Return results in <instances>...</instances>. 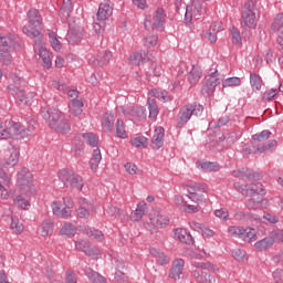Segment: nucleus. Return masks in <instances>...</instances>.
<instances>
[{
	"mask_svg": "<svg viewBox=\"0 0 283 283\" xmlns=\"http://www.w3.org/2000/svg\"><path fill=\"white\" fill-rule=\"evenodd\" d=\"M42 117L51 129L57 134H67L72 129L70 120L66 119L65 114L56 108H50L42 112Z\"/></svg>",
	"mask_w": 283,
	"mask_h": 283,
	"instance_id": "1",
	"label": "nucleus"
},
{
	"mask_svg": "<svg viewBox=\"0 0 283 283\" xmlns=\"http://www.w3.org/2000/svg\"><path fill=\"white\" fill-rule=\"evenodd\" d=\"M27 17L29 24L22 28L23 34L30 36V39H43L41 31H39L43 23L41 13H39L36 9H30L27 13Z\"/></svg>",
	"mask_w": 283,
	"mask_h": 283,
	"instance_id": "2",
	"label": "nucleus"
},
{
	"mask_svg": "<svg viewBox=\"0 0 283 283\" xmlns=\"http://www.w3.org/2000/svg\"><path fill=\"white\" fill-rule=\"evenodd\" d=\"M203 112L205 106L196 102L182 106L177 114V127L181 129V127H185V125H187V123L191 120L192 116H196L198 118L202 116Z\"/></svg>",
	"mask_w": 283,
	"mask_h": 283,
	"instance_id": "3",
	"label": "nucleus"
},
{
	"mask_svg": "<svg viewBox=\"0 0 283 283\" xmlns=\"http://www.w3.org/2000/svg\"><path fill=\"white\" fill-rule=\"evenodd\" d=\"M32 132L25 126L17 123V122H9V126L6 128L3 127V122L0 120V139L8 140V138H25V136H30Z\"/></svg>",
	"mask_w": 283,
	"mask_h": 283,
	"instance_id": "4",
	"label": "nucleus"
},
{
	"mask_svg": "<svg viewBox=\"0 0 283 283\" xmlns=\"http://www.w3.org/2000/svg\"><path fill=\"white\" fill-rule=\"evenodd\" d=\"M186 189L188 191L187 198L195 202L196 207L200 205H205L207 202V197L202 193H207L209 191V187L205 184L190 181L186 185Z\"/></svg>",
	"mask_w": 283,
	"mask_h": 283,
	"instance_id": "5",
	"label": "nucleus"
},
{
	"mask_svg": "<svg viewBox=\"0 0 283 283\" xmlns=\"http://www.w3.org/2000/svg\"><path fill=\"white\" fill-rule=\"evenodd\" d=\"M258 6V0H247L242 10L241 15V25H245V28L255 29L258 25V15L255 8Z\"/></svg>",
	"mask_w": 283,
	"mask_h": 283,
	"instance_id": "6",
	"label": "nucleus"
},
{
	"mask_svg": "<svg viewBox=\"0 0 283 283\" xmlns=\"http://www.w3.org/2000/svg\"><path fill=\"white\" fill-rule=\"evenodd\" d=\"M228 233L232 238H240L243 242H255L258 240V232L253 228L232 226L228 228Z\"/></svg>",
	"mask_w": 283,
	"mask_h": 283,
	"instance_id": "7",
	"label": "nucleus"
},
{
	"mask_svg": "<svg viewBox=\"0 0 283 283\" xmlns=\"http://www.w3.org/2000/svg\"><path fill=\"white\" fill-rule=\"evenodd\" d=\"M234 189L242 196H264L266 193L262 182H252L250 186L234 182Z\"/></svg>",
	"mask_w": 283,
	"mask_h": 283,
	"instance_id": "8",
	"label": "nucleus"
},
{
	"mask_svg": "<svg viewBox=\"0 0 283 283\" xmlns=\"http://www.w3.org/2000/svg\"><path fill=\"white\" fill-rule=\"evenodd\" d=\"M219 75L218 70H216L206 76V83L201 88L202 96H211L216 92V87L220 85Z\"/></svg>",
	"mask_w": 283,
	"mask_h": 283,
	"instance_id": "9",
	"label": "nucleus"
},
{
	"mask_svg": "<svg viewBox=\"0 0 283 283\" xmlns=\"http://www.w3.org/2000/svg\"><path fill=\"white\" fill-rule=\"evenodd\" d=\"M35 42L33 45V50L35 54H39L40 59H42V63L44 66L50 70L52 67V53L43 46L42 38H35Z\"/></svg>",
	"mask_w": 283,
	"mask_h": 283,
	"instance_id": "10",
	"label": "nucleus"
},
{
	"mask_svg": "<svg viewBox=\"0 0 283 283\" xmlns=\"http://www.w3.org/2000/svg\"><path fill=\"white\" fill-rule=\"evenodd\" d=\"M200 12H202V3L198 0L192 1L191 4L186 7L185 22L191 23L193 19H200Z\"/></svg>",
	"mask_w": 283,
	"mask_h": 283,
	"instance_id": "11",
	"label": "nucleus"
},
{
	"mask_svg": "<svg viewBox=\"0 0 283 283\" xmlns=\"http://www.w3.org/2000/svg\"><path fill=\"white\" fill-rule=\"evenodd\" d=\"M232 176L234 178H239L240 180H261L262 174L255 172L249 168H241L232 171Z\"/></svg>",
	"mask_w": 283,
	"mask_h": 283,
	"instance_id": "12",
	"label": "nucleus"
},
{
	"mask_svg": "<svg viewBox=\"0 0 283 283\" xmlns=\"http://www.w3.org/2000/svg\"><path fill=\"white\" fill-rule=\"evenodd\" d=\"M112 14H114V3L108 0L104 1L99 4L97 11V21H107Z\"/></svg>",
	"mask_w": 283,
	"mask_h": 283,
	"instance_id": "13",
	"label": "nucleus"
},
{
	"mask_svg": "<svg viewBox=\"0 0 283 283\" xmlns=\"http://www.w3.org/2000/svg\"><path fill=\"white\" fill-rule=\"evenodd\" d=\"M185 271V260L176 259L172 261L171 269L169 271V277L171 280H180Z\"/></svg>",
	"mask_w": 283,
	"mask_h": 283,
	"instance_id": "14",
	"label": "nucleus"
},
{
	"mask_svg": "<svg viewBox=\"0 0 283 283\" xmlns=\"http://www.w3.org/2000/svg\"><path fill=\"white\" fill-rule=\"evenodd\" d=\"M165 9L158 8L151 20L153 30H157L158 32H163V30H165Z\"/></svg>",
	"mask_w": 283,
	"mask_h": 283,
	"instance_id": "15",
	"label": "nucleus"
},
{
	"mask_svg": "<svg viewBox=\"0 0 283 283\" xmlns=\"http://www.w3.org/2000/svg\"><path fill=\"white\" fill-rule=\"evenodd\" d=\"M175 205L178 209H185L186 213H198V211H200V207L196 205H188L185 197L180 195L175 196Z\"/></svg>",
	"mask_w": 283,
	"mask_h": 283,
	"instance_id": "16",
	"label": "nucleus"
},
{
	"mask_svg": "<svg viewBox=\"0 0 283 283\" xmlns=\"http://www.w3.org/2000/svg\"><path fill=\"white\" fill-rule=\"evenodd\" d=\"M151 53L148 51H139L130 54L128 61L132 63V65H143V63H147V61H150Z\"/></svg>",
	"mask_w": 283,
	"mask_h": 283,
	"instance_id": "17",
	"label": "nucleus"
},
{
	"mask_svg": "<svg viewBox=\"0 0 283 283\" xmlns=\"http://www.w3.org/2000/svg\"><path fill=\"white\" fill-rule=\"evenodd\" d=\"M163 145H165V128L159 126L155 129L150 146L151 149L158 150Z\"/></svg>",
	"mask_w": 283,
	"mask_h": 283,
	"instance_id": "18",
	"label": "nucleus"
},
{
	"mask_svg": "<svg viewBox=\"0 0 283 283\" xmlns=\"http://www.w3.org/2000/svg\"><path fill=\"white\" fill-rule=\"evenodd\" d=\"M83 39V28L73 27L69 30L66 34V41L71 43V45H75V43H81Z\"/></svg>",
	"mask_w": 283,
	"mask_h": 283,
	"instance_id": "19",
	"label": "nucleus"
},
{
	"mask_svg": "<svg viewBox=\"0 0 283 283\" xmlns=\"http://www.w3.org/2000/svg\"><path fill=\"white\" fill-rule=\"evenodd\" d=\"M149 220L154 227H159L160 229L169 224V217L156 211L150 213Z\"/></svg>",
	"mask_w": 283,
	"mask_h": 283,
	"instance_id": "20",
	"label": "nucleus"
},
{
	"mask_svg": "<svg viewBox=\"0 0 283 283\" xmlns=\"http://www.w3.org/2000/svg\"><path fill=\"white\" fill-rule=\"evenodd\" d=\"M18 185L20 187H31L32 185V172L28 168H22L18 172Z\"/></svg>",
	"mask_w": 283,
	"mask_h": 283,
	"instance_id": "21",
	"label": "nucleus"
},
{
	"mask_svg": "<svg viewBox=\"0 0 283 283\" xmlns=\"http://www.w3.org/2000/svg\"><path fill=\"white\" fill-rule=\"evenodd\" d=\"M192 276L199 283H216V277L207 271L192 270Z\"/></svg>",
	"mask_w": 283,
	"mask_h": 283,
	"instance_id": "22",
	"label": "nucleus"
},
{
	"mask_svg": "<svg viewBox=\"0 0 283 283\" xmlns=\"http://www.w3.org/2000/svg\"><path fill=\"white\" fill-rule=\"evenodd\" d=\"M101 123H102V129H104V132H113L114 123H116V117L114 116V113L106 112L102 116Z\"/></svg>",
	"mask_w": 283,
	"mask_h": 283,
	"instance_id": "23",
	"label": "nucleus"
},
{
	"mask_svg": "<svg viewBox=\"0 0 283 283\" xmlns=\"http://www.w3.org/2000/svg\"><path fill=\"white\" fill-rule=\"evenodd\" d=\"M112 51H102L97 54L96 59L93 60V65L97 67H103V65L109 64L113 59Z\"/></svg>",
	"mask_w": 283,
	"mask_h": 283,
	"instance_id": "24",
	"label": "nucleus"
},
{
	"mask_svg": "<svg viewBox=\"0 0 283 283\" xmlns=\"http://www.w3.org/2000/svg\"><path fill=\"white\" fill-rule=\"evenodd\" d=\"M149 253L153 258H156L157 264H160V266H165L171 262V259L160 249L151 248Z\"/></svg>",
	"mask_w": 283,
	"mask_h": 283,
	"instance_id": "25",
	"label": "nucleus"
},
{
	"mask_svg": "<svg viewBox=\"0 0 283 283\" xmlns=\"http://www.w3.org/2000/svg\"><path fill=\"white\" fill-rule=\"evenodd\" d=\"M73 10H74V6L72 4V0H64L59 11V17L64 23L70 19V14H72Z\"/></svg>",
	"mask_w": 283,
	"mask_h": 283,
	"instance_id": "26",
	"label": "nucleus"
},
{
	"mask_svg": "<svg viewBox=\"0 0 283 283\" xmlns=\"http://www.w3.org/2000/svg\"><path fill=\"white\" fill-rule=\"evenodd\" d=\"M175 238H178L184 244L188 245H191L196 242L191 233L187 232V230L182 228L175 229Z\"/></svg>",
	"mask_w": 283,
	"mask_h": 283,
	"instance_id": "27",
	"label": "nucleus"
},
{
	"mask_svg": "<svg viewBox=\"0 0 283 283\" xmlns=\"http://www.w3.org/2000/svg\"><path fill=\"white\" fill-rule=\"evenodd\" d=\"M273 244H275V239L273 237H265L254 243V249L260 252L269 251Z\"/></svg>",
	"mask_w": 283,
	"mask_h": 283,
	"instance_id": "28",
	"label": "nucleus"
},
{
	"mask_svg": "<svg viewBox=\"0 0 283 283\" xmlns=\"http://www.w3.org/2000/svg\"><path fill=\"white\" fill-rule=\"evenodd\" d=\"M74 171L71 170H60L59 171V178L61 180V182H63L64 187H67L70 189V187H72V180H76L74 178Z\"/></svg>",
	"mask_w": 283,
	"mask_h": 283,
	"instance_id": "29",
	"label": "nucleus"
},
{
	"mask_svg": "<svg viewBox=\"0 0 283 283\" xmlns=\"http://www.w3.org/2000/svg\"><path fill=\"white\" fill-rule=\"evenodd\" d=\"M83 99H72L69 104V112L72 116H81L83 114Z\"/></svg>",
	"mask_w": 283,
	"mask_h": 283,
	"instance_id": "30",
	"label": "nucleus"
},
{
	"mask_svg": "<svg viewBox=\"0 0 283 283\" xmlns=\"http://www.w3.org/2000/svg\"><path fill=\"white\" fill-rule=\"evenodd\" d=\"M9 158L7 159L6 164L9 165L10 167H14L17 163H19V147L10 145L9 146Z\"/></svg>",
	"mask_w": 283,
	"mask_h": 283,
	"instance_id": "31",
	"label": "nucleus"
},
{
	"mask_svg": "<svg viewBox=\"0 0 283 283\" xmlns=\"http://www.w3.org/2000/svg\"><path fill=\"white\" fill-rule=\"evenodd\" d=\"M106 213H108L111 218H116L117 220H125V218H127V212H125V210H120L119 208L114 206H109L106 209Z\"/></svg>",
	"mask_w": 283,
	"mask_h": 283,
	"instance_id": "32",
	"label": "nucleus"
},
{
	"mask_svg": "<svg viewBox=\"0 0 283 283\" xmlns=\"http://www.w3.org/2000/svg\"><path fill=\"white\" fill-rule=\"evenodd\" d=\"M201 77L202 70L200 69V66L192 65V69L188 75L189 83H191V85H196V83H198V81H200Z\"/></svg>",
	"mask_w": 283,
	"mask_h": 283,
	"instance_id": "33",
	"label": "nucleus"
},
{
	"mask_svg": "<svg viewBox=\"0 0 283 283\" xmlns=\"http://www.w3.org/2000/svg\"><path fill=\"white\" fill-rule=\"evenodd\" d=\"M196 165L198 169H201L202 171H218L220 169V166L217 163L211 161H197Z\"/></svg>",
	"mask_w": 283,
	"mask_h": 283,
	"instance_id": "34",
	"label": "nucleus"
},
{
	"mask_svg": "<svg viewBox=\"0 0 283 283\" xmlns=\"http://www.w3.org/2000/svg\"><path fill=\"white\" fill-rule=\"evenodd\" d=\"M86 277H88L90 282L92 283H107L105 276L98 274V272H94V270L88 269L86 270Z\"/></svg>",
	"mask_w": 283,
	"mask_h": 283,
	"instance_id": "35",
	"label": "nucleus"
},
{
	"mask_svg": "<svg viewBox=\"0 0 283 283\" xmlns=\"http://www.w3.org/2000/svg\"><path fill=\"white\" fill-rule=\"evenodd\" d=\"M250 85L253 92H260L262 90V77L258 73H250Z\"/></svg>",
	"mask_w": 283,
	"mask_h": 283,
	"instance_id": "36",
	"label": "nucleus"
},
{
	"mask_svg": "<svg viewBox=\"0 0 283 283\" xmlns=\"http://www.w3.org/2000/svg\"><path fill=\"white\" fill-rule=\"evenodd\" d=\"M60 235H66L67 238H74V235H76V227L70 222L64 223L60 230Z\"/></svg>",
	"mask_w": 283,
	"mask_h": 283,
	"instance_id": "37",
	"label": "nucleus"
},
{
	"mask_svg": "<svg viewBox=\"0 0 283 283\" xmlns=\"http://www.w3.org/2000/svg\"><path fill=\"white\" fill-rule=\"evenodd\" d=\"M101 160H103L101 149L96 148L93 150V158L90 160L92 171H96L98 169V163H101Z\"/></svg>",
	"mask_w": 283,
	"mask_h": 283,
	"instance_id": "38",
	"label": "nucleus"
},
{
	"mask_svg": "<svg viewBox=\"0 0 283 283\" xmlns=\"http://www.w3.org/2000/svg\"><path fill=\"white\" fill-rule=\"evenodd\" d=\"M54 231V221H52V219H46L42 222V231H41V235L43 238H48V235H50V233H52Z\"/></svg>",
	"mask_w": 283,
	"mask_h": 283,
	"instance_id": "39",
	"label": "nucleus"
},
{
	"mask_svg": "<svg viewBox=\"0 0 283 283\" xmlns=\"http://www.w3.org/2000/svg\"><path fill=\"white\" fill-rule=\"evenodd\" d=\"M260 205H262V197L253 195L250 199L247 200L245 202V207H248V209H259Z\"/></svg>",
	"mask_w": 283,
	"mask_h": 283,
	"instance_id": "40",
	"label": "nucleus"
},
{
	"mask_svg": "<svg viewBox=\"0 0 283 283\" xmlns=\"http://www.w3.org/2000/svg\"><path fill=\"white\" fill-rule=\"evenodd\" d=\"M275 147H277V140L271 139L263 145H259L256 147V149H258V151H260V154H264V151H273V149H275Z\"/></svg>",
	"mask_w": 283,
	"mask_h": 283,
	"instance_id": "41",
	"label": "nucleus"
},
{
	"mask_svg": "<svg viewBox=\"0 0 283 283\" xmlns=\"http://www.w3.org/2000/svg\"><path fill=\"white\" fill-rule=\"evenodd\" d=\"M272 134L273 133H271V130L265 129L261 133L252 135V140H254V143H264V140H269V138H271Z\"/></svg>",
	"mask_w": 283,
	"mask_h": 283,
	"instance_id": "42",
	"label": "nucleus"
},
{
	"mask_svg": "<svg viewBox=\"0 0 283 283\" xmlns=\"http://www.w3.org/2000/svg\"><path fill=\"white\" fill-rule=\"evenodd\" d=\"M147 105L149 109V118H153V119L157 118L159 111H158V104H156V99L148 98Z\"/></svg>",
	"mask_w": 283,
	"mask_h": 283,
	"instance_id": "43",
	"label": "nucleus"
},
{
	"mask_svg": "<svg viewBox=\"0 0 283 283\" xmlns=\"http://www.w3.org/2000/svg\"><path fill=\"white\" fill-rule=\"evenodd\" d=\"M0 63H2V65H10L12 63L10 49H0Z\"/></svg>",
	"mask_w": 283,
	"mask_h": 283,
	"instance_id": "44",
	"label": "nucleus"
},
{
	"mask_svg": "<svg viewBox=\"0 0 283 283\" xmlns=\"http://www.w3.org/2000/svg\"><path fill=\"white\" fill-rule=\"evenodd\" d=\"M82 138H84L85 143L91 147H96L98 145V137L94 133H84L82 134Z\"/></svg>",
	"mask_w": 283,
	"mask_h": 283,
	"instance_id": "45",
	"label": "nucleus"
},
{
	"mask_svg": "<svg viewBox=\"0 0 283 283\" xmlns=\"http://www.w3.org/2000/svg\"><path fill=\"white\" fill-rule=\"evenodd\" d=\"M146 209H147V203L137 205V208L132 216L133 220H136L137 222L138 220H143V216H145Z\"/></svg>",
	"mask_w": 283,
	"mask_h": 283,
	"instance_id": "46",
	"label": "nucleus"
},
{
	"mask_svg": "<svg viewBox=\"0 0 283 283\" xmlns=\"http://www.w3.org/2000/svg\"><path fill=\"white\" fill-rule=\"evenodd\" d=\"M115 128L117 138H127V132L125 130V123L123 119H117Z\"/></svg>",
	"mask_w": 283,
	"mask_h": 283,
	"instance_id": "47",
	"label": "nucleus"
},
{
	"mask_svg": "<svg viewBox=\"0 0 283 283\" xmlns=\"http://www.w3.org/2000/svg\"><path fill=\"white\" fill-rule=\"evenodd\" d=\"M11 178L10 175H8L6 172V170H3V168L0 167V182L2 185V187H4V189H10V185H11Z\"/></svg>",
	"mask_w": 283,
	"mask_h": 283,
	"instance_id": "48",
	"label": "nucleus"
},
{
	"mask_svg": "<svg viewBox=\"0 0 283 283\" xmlns=\"http://www.w3.org/2000/svg\"><path fill=\"white\" fill-rule=\"evenodd\" d=\"M242 80L240 77H228L222 81V87H238V85H241Z\"/></svg>",
	"mask_w": 283,
	"mask_h": 283,
	"instance_id": "49",
	"label": "nucleus"
},
{
	"mask_svg": "<svg viewBox=\"0 0 283 283\" xmlns=\"http://www.w3.org/2000/svg\"><path fill=\"white\" fill-rule=\"evenodd\" d=\"M10 228L12 229V231L14 233H23V223H21V221H19V219L12 217L11 218V224H10Z\"/></svg>",
	"mask_w": 283,
	"mask_h": 283,
	"instance_id": "50",
	"label": "nucleus"
},
{
	"mask_svg": "<svg viewBox=\"0 0 283 283\" xmlns=\"http://www.w3.org/2000/svg\"><path fill=\"white\" fill-rule=\"evenodd\" d=\"M130 144L133 145V147L145 149V147H147V137L145 136L136 137L132 139Z\"/></svg>",
	"mask_w": 283,
	"mask_h": 283,
	"instance_id": "51",
	"label": "nucleus"
},
{
	"mask_svg": "<svg viewBox=\"0 0 283 283\" xmlns=\"http://www.w3.org/2000/svg\"><path fill=\"white\" fill-rule=\"evenodd\" d=\"M74 179L75 180L71 181V186L69 187V189H77L78 191H81L85 185L83 182V177L75 174Z\"/></svg>",
	"mask_w": 283,
	"mask_h": 283,
	"instance_id": "52",
	"label": "nucleus"
},
{
	"mask_svg": "<svg viewBox=\"0 0 283 283\" xmlns=\"http://www.w3.org/2000/svg\"><path fill=\"white\" fill-rule=\"evenodd\" d=\"M283 29V12L277 14L272 23L271 30L273 32H280Z\"/></svg>",
	"mask_w": 283,
	"mask_h": 283,
	"instance_id": "53",
	"label": "nucleus"
},
{
	"mask_svg": "<svg viewBox=\"0 0 283 283\" xmlns=\"http://www.w3.org/2000/svg\"><path fill=\"white\" fill-rule=\"evenodd\" d=\"M157 43H158V35L156 34H148L144 40L145 48H155Z\"/></svg>",
	"mask_w": 283,
	"mask_h": 283,
	"instance_id": "54",
	"label": "nucleus"
},
{
	"mask_svg": "<svg viewBox=\"0 0 283 283\" xmlns=\"http://www.w3.org/2000/svg\"><path fill=\"white\" fill-rule=\"evenodd\" d=\"M191 266L195 271H209L211 269V263L192 261Z\"/></svg>",
	"mask_w": 283,
	"mask_h": 283,
	"instance_id": "55",
	"label": "nucleus"
},
{
	"mask_svg": "<svg viewBox=\"0 0 283 283\" xmlns=\"http://www.w3.org/2000/svg\"><path fill=\"white\" fill-rule=\"evenodd\" d=\"M231 35L233 45H242V35H240V31H238L235 28H232Z\"/></svg>",
	"mask_w": 283,
	"mask_h": 283,
	"instance_id": "56",
	"label": "nucleus"
},
{
	"mask_svg": "<svg viewBox=\"0 0 283 283\" xmlns=\"http://www.w3.org/2000/svg\"><path fill=\"white\" fill-rule=\"evenodd\" d=\"M14 205L15 207H19V209H28V207H30V201H28L25 198H22L21 196H18L14 199Z\"/></svg>",
	"mask_w": 283,
	"mask_h": 283,
	"instance_id": "57",
	"label": "nucleus"
},
{
	"mask_svg": "<svg viewBox=\"0 0 283 283\" xmlns=\"http://www.w3.org/2000/svg\"><path fill=\"white\" fill-rule=\"evenodd\" d=\"M85 233L88 238H93V240H103V232L101 230L86 229Z\"/></svg>",
	"mask_w": 283,
	"mask_h": 283,
	"instance_id": "58",
	"label": "nucleus"
},
{
	"mask_svg": "<svg viewBox=\"0 0 283 283\" xmlns=\"http://www.w3.org/2000/svg\"><path fill=\"white\" fill-rule=\"evenodd\" d=\"M52 86L59 92H63V94H66L67 90H70V87H67V84H65V82L63 81H53Z\"/></svg>",
	"mask_w": 283,
	"mask_h": 283,
	"instance_id": "59",
	"label": "nucleus"
},
{
	"mask_svg": "<svg viewBox=\"0 0 283 283\" xmlns=\"http://www.w3.org/2000/svg\"><path fill=\"white\" fill-rule=\"evenodd\" d=\"M263 219L266 220L269 224H277V222H280L279 216L269 212H264Z\"/></svg>",
	"mask_w": 283,
	"mask_h": 283,
	"instance_id": "60",
	"label": "nucleus"
},
{
	"mask_svg": "<svg viewBox=\"0 0 283 283\" xmlns=\"http://www.w3.org/2000/svg\"><path fill=\"white\" fill-rule=\"evenodd\" d=\"M75 249H77V251H82L83 253H85V251L90 249V242L85 240H78L75 242Z\"/></svg>",
	"mask_w": 283,
	"mask_h": 283,
	"instance_id": "61",
	"label": "nucleus"
},
{
	"mask_svg": "<svg viewBox=\"0 0 283 283\" xmlns=\"http://www.w3.org/2000/svg\"><path fill=\"white\" fill-rule=\"evenodd\" d=\"M49 36L51 39V45L55 52H59L61 50V42L59 39H56V35L54 33H49Z\"/></svg>",
	"mask_w": 283,
	"mask_h": 283,
	"instance_id": "62",
	"label": "nucleus"
},
{
	"mask_svg": "<svg viewBox=\"0 0 283 283\" xmlns=\"http://www.w3.org/2000/svg\"><path fill=\"white\" fill-rule=\"evenodd\" d=\"M214 216L220 220H227L229 218V211L226 208H221L214 211Z\"/></svg>",
	"mask_w": 283,
	"mask_h": 283,
	"instance_id": "63",
	"label": "nucleus"
},
{
	"mask_svg": "<svg viewBox=\"0 0 283 283\" xmlns=\"http://www.w3.org/2000/svg\"><path fill=\"white\" fill-rule=\"evenodd\" d=\"M272 275H273L274 282L283 283V270H282V269H276V270L273 272Z\"/></svg>",
	"mask_w": 283,
	"mask_h": 283,
	"instance_id": "64",
	"label": "nucleus"
}]
</instances>
